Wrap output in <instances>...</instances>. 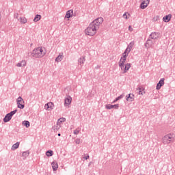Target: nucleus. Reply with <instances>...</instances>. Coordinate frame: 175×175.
Wrapping results in <instances>:
<instances>
[{"label": "nucleus", "mask_w": 175, "mask_h": 175, "mask_svg": "<svg viewBox=\"0 0 175 175\" xmlns=\"http://www.w3.org/2000/svg\"><path fill=\"white\" fill-rule=\"evenodd\" d=\"M102 23H103V18L102 17L97 18L93 21L85 30V34L88 36H94L98 29H99V27H100Z\"/></svg>", "instance_id": "1"}, {"label": "nucleus", "mask_w": 175, "mask_h": 175, "mask_svg": "<svg viewBox=\"0 0 175 175\" xmlns=\"http://www.w3.org/2000/svg\"><path fill=\"white\" fill-rule=\"evenodd\" d=\"M127 55H128L126 53L124 54L123 53V56L120 58L118 63L119 68H120L121 71L123 72V73H126V72H128V70L131 69L130 63H127L125 64V62H126Z\"/></svg>", "instance_id": "2"}, {"label": "nucleus", "mask_w": 175, "mask_h": 175, "mask_svg": "<svg viewBox=\"0 0 175 175\" xmlns=\"http://www.w3.org/2000/svg\"><path fill=\"white\" fill-rule=\"evenodd\" d=\"M44 55H46V49L42 46L34 49L31 53V56L33 58H43Z\"/></svg>", "instance_id": "3"}, {"label": "nucleus", "mask_w": 175, "mask_h": 175, "mask_svg": "<svg viewBox=\"0 0 175 175\" xmlns=\"http://www.w3.org/2000/svg\"><path fill=\"white\" fill-rule=\"evenodd\" d=\"M162 140L163 144H170L174 142V137H173V135L167 134L163 137Z\"/></svg>", "instance_id": "4"}, {"label": "nucleus", "mask_w": 175, "mask_h": 175, "mask_svg": "<svg viewBox=\"0 0 175 175\" xmlns=\"http://www.w3.org/2000/svg\"><path fill=\"white\" fill-rule=\"evenodd\" d=\"M16 104L18 109H24V107H25V105H24V99H23L22 96L18 97Z\"/></svg>", "instance_id": "5"}, {"label": "nucleus", "mask_w": 175, "mask_h": 175, "mask_svg": "<svg viewBox=\"0 0 175 175\" xmlns=\"http://www.w3.org/2000/svg\"><path fill=\"white\" fill-rule=\"evenodd\" d=\"M152 44H154V42L151 40V38H148L145 43V48L146 50H148L150 47H152Z\"/></svg>", "instance_id": "6"}, {"label": "nucleus", "mask_w": 175, "mask_h": 175, "mask_svg": "<svg viewBox=\"0 0 175 175\" xmlns=\"http://www.w3.org/2000/svg\"><path fill=\"white\" fill-rule=\"evenodd\" d=\"M161 36V34L158 32H152L150 35L149 36L150 39H153V40H155L158 39Z\"/></svg>", "instance_id": "7"}, {"label": "nucleus", "mask_w": 175, "mask_h": 175, "mask_svg": "<svg viewBox=\"0 0 175 175\" xmlns=\"http://www.w3.org/2000/svg\"><path fill=\"white\" fill-rule=\"evenodd\" d=\"M72 103V97L70 96H67L64 99V106L65 107L69 106Z\"/></svg>", "instance_id": "8"}, {"label": "nucleus", "mask_w": 175, "mask_h": 175, "mask_svg": "<svg viewBox=\"0 0 175 175\" xmlns=\"http://www.w3.org/2000/svg\"><path fill=\"white\" fill-rule=\"evenodd\" d=\"M105 107L108 110H111V109H115L116 110H118V108L120 107V105L116 104V105H112L108 104L105 106Z\"/></svg>", "instance_id": "9"}, {"label": "nucleus", "mask_w": 175, "mask_h": 175, "mask_svg": "<svg viewBox=\"0 0 175 175\" xmlns=\"http://www.w3.org/2000/svg\"><path fill=\"white\" fill-rule=\"evenodd\" d=\"M44 109L46 110H53V109H54V103H53L52 102L48 103L44 105Z\"/></svg>", "instance_id": "10"}, {"label": "nucleus", "mask_w": 175, "mask_h": 175, "mask_svg": "<svg viewBox=\"0 0 175 175\" xmlns=\"http://www.w3.org/2000/svg\"><path fill=\"white\" fill-rule=\"evenodd\" d=\"M165 84V78L160 79L157 85L156 90H161V87Z\"/></svg>", "instance_id": "11"}, {"label": "nucleus", "mask_w": 175, "mask_h": 175, "mask_svg": "<svg viewBox=\"0 0 175 175\" xmlns=\"http://www.w3.org/2000/svg\"><path fill=\"white\" fill-rule=\"evenodd\" d=\"M150 3V0H144L143 2L140 4L141 9H146Z\"/></svg>", "instance_id": "12"}, {"label": "nucleus", "mask_w": 175, "mask_h": 175, "mask_svg": "<svg viewBox=\"0 0 175 175\" xmlns=\"http://www.w3.org/2000/svg\"><path fill=\"white\" fill-rule=\"evenodd\" d=\"M135 99V95L133 94H128L126 96V100L128 101V102H133Z\"/></svg>", "instance_id": "13"}, {"label": "nucleus", "mask_w": 175, "mask_h": 175, "mask_svg": "<svg viewBox=\"0 0 175 175\" xmlns=\"http://www.w3.org/2000/svg\"><path fill=\"white\" fill-rule=\"evenodd\" d=\"M170 20H172V14H168L165 16L163 18V21H164V23H169V21H170Z\"/></svg>", "instance_id": "14"}, {"label": "nucleus", "mask_w": 175, "mask_h": 175, "mask_svg": "<svg viewBox=\"0 0 175 175\" xmlns=\"http://www.w3.org/2000/svg\"><path fill=\"white\" fill-rule=\"evenodd\" d=\"M51 166L53 172H55L58 169V163H57V161H53L51 163Z\"/></svg>", "instance_id": "15"}, {"label": "nucleus", "mask_w": 175, "mask_h": 175, "mask_svg": "<svg viewBox=\"0 0 175 175\" xmlns=\"http://www.w3.org/2000/svg\"><path fill=\"white\" fill-rule=\"evenodd\" d=\"M73 16V10H70L66 12V18H70Z\"/></svg>", "instance_id": "16"}, {"label": "nucleus", "mask_w": 175, "mask_h": 175, "mask_svg": "<svg viewBox=\"0 0 175 175\" xmlns=\"http://www.w3.org/2000/svg\"><path fill=\"white\" fill-rule=\"evenodd\" d=\"M79 64L83 65L85 62V56H82L78 59Z\"/></svg>", "instance_id": "17"}, {"label": "nucleus", "mask_w": 175, "mask_h": 175, "mask_svg": "<svg viewBox=\"0 0 175 175\" xmlns=\"http://www.w3.org/2000/svg\"><path fill=\"white\" fill-rule=\"evenodd\" d=\"M10 120H12V116L9 113H7L3 118V122H9V121H10Z\"/></svg>", "instance_id": "18"}, {"label": "nucleus", "mask_w": 175, "mask_h": 175, "mask_svg": "<svg viewBox=\"0 0 175 175\" xmlns=\"http://www.w3.org/2000/svg\"><path fill=\"white\" fill-rule=\"evenodd\" d=\"M61 120H58L56 124V126H55V131H59L61 129Z\"/></svg>", "instance_id": "19"}, {"label": "nucleus", "mask_w": 175, "mask_h": 175, "mask_svg": "<svg viewBox=\"0 0 175 175\" xmlns=\"http://www.w3.org/2000/svg\"><path fill=\"white\" fill-rule=\"evenodd\" d=\"M40 18H42V16L36 14L33 18L34 23H38V21H39Z\"/></svg>", "instance_id": "20"}, {"label": "nucleus", "mask_w": 175, "mask_h": 175, "mask_svg": "<svg viewBox=\"0 0 175 175\" xmlns=\"http://www.w3.org/2000/svg\"><path fill=\"white\" fill-rule=\"evenodd\" d=\"M62 59H64V55H59L56 59L55 61L56 62H61V61H62Z\"/></svg>", "instance_id": "21"}, {"label": "nucleus", "mask_w": 175, "mask_h": 175, "mask_svg": "<svg viewBox=\"0 0 175 175\" xmlns=\"http://www.w3.org/2000/svg\"><path fill=\"white\" fill-rule=\"evenodd\" d=\"M19 21L21 24H25L27 23V18L21 16L19 18Z\"/></svg>", "instance_id": "22"}, {"label": "nucleus", "mask_w": 175, "mask_h": 175, "mask_svg": "<svg viewBox=\"0 0 175 175\" xmlns=\"http://www.w3.org/2000/svg\"><path fill=\"white\" fill-rule=\"evenodd\" d=\"M20 146V142H16L12 146V150H17Z\"/></svg>", "instance_id": "23"}, {"label": "nucleus", "mask_w": 175, "mask_h": 175, "mask_svg": "<svg viewBox=\"0 0 175 175\" xmlns=\"http://www.w3.org/2000/svg\"><path fill=\"white\" fill-rule=\"evenodd\" d=\"M23 124L26 126L27 128H29L31 126V123H29V121L28 120H25L23 122Z\"/></svg>", "instance_id": "24"}, {"label": "nucleus", "mask_w": 175, "mask_h": 175, "mask_svg": "<svg viewBox=\"0 0 175 175\" xmlns=\"http://www.w3.org/2000/svg\"><path fill=\"white\" fill-rule=\"evenodd\" d=\"M22 157H24L25 158H27V157H29V150H27L23 152Z\"/></svg>", "instance_id": "25"}, {"label": "nucleus", "mask_w": 175, "mask_h": 175, "mask_svg": "<svg viewBox=\"0 0 175 175\" xmlns=\"http://www.w3.org/2000/svg\"><path fill=\"white\" fill-rule=\"evenodd\" d=\"M133 46H135V41L131 42L128 45L127 48L132 50V48L133 47Z\"/></svg>", "instance_id": "26"}, {"label": "nucleus", "mask_w": 175, "mask_h": 175, "mask_svg": "<svg viewBox=\"0 0 175 175\" xmlns=\"http://www.w3.org/2000/svg\"><path fill=\"white\" fill-rule=\"evenodd\" d=\"M124 98V94H121L118 97H117L113 101V103H116V102H118V100H120V99H122Z\"/></svg>", "instance_id": "27"}, {"label": "nucleus", "mask_w": 175, "mask_h": 175, "mask_svg": "<svg viewBox=\"0 0 175 175\" xmlns=\"http://www.w3.org/2000/svg\"><path fill=\"white\" fill-rule=\"evenodd\" d=\"M81 131V129L80 127L77 128L75 131H74V135H79V133H80V131Z\"/></svg>", "instance_id": "28"}, {"label": "nucleus", "mask_w": 175, "mask_h": 175, "mask_svg": "<svg viewBox=\"0 0 175 175\" xmlns=\"http://www.w3.org/2000/svg\"><path fill=\"white\" fill-rule=\"evenodd\" d=\"M46 157H53V150H47L46 152Z\"/></svg>", "instance_id": "29"}, {"label": "nucleus", "mask_w": 175, "mask_h": 175, "mask_svg": "<svg viewBox=\"0 0 175 175\" xmlns=\"http://www.w3.org/2000/svg\"><path fill=\"white\" fill-rule=\"evenodd\" d=\"M16 113H17V109H15L14 111H12L11 112L8 113V114L10 116H11L12 117H13V116H14V114Z\"/></svg>", "instance_id": "30"}, {"label": "nucleus", "mask_w": 175, "mask_h": 175, "mask_svg": "<svg viewBox=\"0 0 175 175\" xmlns=\"http://www.w3.org/2000/svg\"><path fill=\"white\" fill-rule=\"evenodd\" d=\"M21 63L22 64L23 68H24V66H27V62L25 60H22Z\"/></svg>", "instance_id": "31"}, {"label": "nucleus", "mask_w": 175, "mask_h": 175, "mask_svg": "<svg viewBox=\"0 0 175 175\" xmlns=\"http://www.w3.org/2000/svg\"><path fill=\"white\" fill-rule=\"evenodd\" d=\"M129 53H131V49H129V48H126V50L124 51V54H126L127 53V55L128 54H129Z\"/></svg>", "instance_id": "32"}, {"label": "nucleus", "mask_w": 175, "mask_h": 175, "mask_svg": "<svg viewBox=\"0 0 175 175\" xmlns=\"http://www.w3.org/2000/svg\"><path fill=\"white\" fill-rule=\"evenodd\" d=\"M158 20H159V16H154L153 17L152 21L156 22V21H158Z\"/></svg>", "instance_id": "33"}, {"label": "nucleus", "mask_w": 175, "mask_h": 175, "mask_svg": "<svg viewBox=\"0 0 175 175\" xmlns=\"http://www.w3.org/2000/svg\"><path fill=\"white\" fill-rule=\"evenodd\" d=\"M138 90H139V95H143L144 94H143V91H142V88H138Z\"/></svg>", "instance_id": "34"}, {"label": "nucleus", "mask_w": 175, "mask_h": 175, "mask_svg": "<svg viewBox=\"0 0 175 175\" xmlns=\"http://www.w3.org/2000/svg\"><path fill=\"white\" fill-rule=\"evenodd\" d=\"M14 18H16V20L20 21V18H18V13H16L14 15Z\"/></svg>", "instance_id": "35"}, {"label": "nucleus", "mask_w": 175, "mask_h": 175, "mask_svg": "<svg viewBox=\"0 0 175 175\" xmlns=\"http://www.w3.org/2000/svg\"><path fill=\"white\" fill-rule=\"evenodd\" d=\"M59 120H60V121H62L61 124H62V122H65L66 121V119L65 118H60Z\"/></svg>", "instance_id": "36"}, {"label": "nucleus", "mask_w": 175, "mask_h": 175, "mask_svg": "<svg viewBox=\"0 0 175 175\" xmlns=\"http://www.w3.org/2000/svg\"><path fill=\"white\" fill-rule=\"evenodd\" d=\"M16 66H18V68H21L23 67V65L21 64V62H18L17 64H16Z\"/></svg>", "instance_id": "37"}, {"label": "nucleus", "mask_w": 175, "mask_h": 175, "mask_svg": "<svg viewBox=\"0 0 175 175\" xmlns=\"http://www.w3.org/2000/svg\"><path fill=\"white\" fill-rule=\"evenodd\" d=\"M76 144H80V139H75Z\"/></svg>", "instance_id": "38"}, {"label": "nucleus", "mask_w": 175, "mask_h": 175, "mask_svg": "<svg viewBox=\"0 0 175 175\" xmlns=\"http://www.w3.org/2000/svg\"><path fill=\"white\" fill-rule=\"evenodd\" d=\"M129 31H130V32H132V31H133L132 26H129Z\"/></svg>", "instance_id": "39"}, {"label": "nucleus", "mask_w": 175, "mask_h": 175, "mask_svg": "<svg viewBox=\"0 0 175 175\" xmlns=\"http://www.w3.org/2000/svg\"><path fill=\"white\" fill-rule=\"evenodd\" d=\"M93 96H94V95L90 94L88 95V99H90V98H91Z\"/></svg>", "instance_id": "40"}, {"label": "nucleus", "mask_w": 175, "mask_h": 175, "mask_svg": "<svg viewBox=\"0 0 175 175\" xmlns=\"http://www.w3.org/2000/svg\"><path fill=\"white\" fill-rule=\"evenodd\" d=\"M123 17L124 18H128V16L126 15V14H124Z\"/></svg>", "instance_id": "41"}, {"label": "nucleus", "mask_w": 175, "mask_h": 175, "mask_svg": "<svg viewBox=\"0 0 175 175\" xmlns=\"http://www.w3.org/2000/svg\"><path fill=\"white\" fill-rule=\"evenodd\" d=\"M84 158H85V159L87 160V159H88L90 158V155L88 154V155L85 156Z\"/></svg>", "instance_id": "42"}, {"label": "nucleus", "mask_w": 175, "mask_h": 175, "mask_svg": "<svg viewBox=\"0 0 175 175\" xmlns=\"http://www.w3.org/2000/svg\"><path fill=\"white\" fill-rule=\"evenodd\" d=\"M57 135H58V136H61V133H58Z\"/></svg>", "instance_id": "43"}, {"label": "nucleus", "mask_w": 175, "mask_h": 175, "mask_svg": "<svg viewBox=\"0 0 175 175\" xmlns=\"http://www.w3.org/2000/svg\"><path fill=\"white\" fill-rule=\"evenodd\" d=\"M2 16H1V15H0V20H1V18Z\"/></svg>", "instance_id": "44"}]
</instances>
